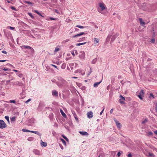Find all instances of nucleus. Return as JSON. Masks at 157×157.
<instances>
[{"mask_svg":"<svg viewBox=\"0 0 157 157\" xmlns=\"http://www.w3.org/2000/svg\"><path fill=\"white\" fill-rule=\"evenodd\" d=\"M7 127V125L4 121L2 120H0V128L3 129Z\"/></svg>","mask_w":157,"mask_h":157,"instance_id":"1","label":"nucleus"},{"mask_svg":"<svg viewBox=\"0 0 157 157\" xmlns=\"http://www.w3.org/2000/svg\"><path fill=\"white\" fill-rule=\"evenodd\" d=\"M21 48H24L25 49H30L31 50V52L32 53H33L34 52V50L33 49L29 46L23 45L21 46Z\"/></svg>","mask_w":157,"mask_h":157,"instance_id":"2","label":"nucleus"},{"mask_svg":"<svg viewBox=\"0 0 157 157\" xmlns=\"http://www.w3.org/2000/svg\"><path fill=\"white\" fill-rule=\"evenodd\" d=\"M144 90H141L138 95V97L140 99L142 100L143 99V97L144 96Z\"/></svg>","mask_w":157,"mask_h":157,"instance_id":"3","label":"nucleus"},{"mask_svg":"<svg viewBox=\"0 0 157 157\" xmlns=\"http://www.w3.org/2000/svg\"><path fill=\"white\" fill-rule=\"evenodd\" d=\"M57 78L58 80L60 82H61V84H59L60 86H61V85H62L63 84H65L66 81L62 78L60 77H58Z\"/></svg>","mask_w":157,"mask_h":157,"instance_id":"4","label":"nucleus"},{"mask_svg":"<svg viewBox=\"0 0 157 157\" xmlns=\"http://www.w3.org/2000/svg\"><path fill=\"white\" fill-rule=\"evenodd\" d=\"M13 85H17L19 86H22L23 85V84L21 82L17 81L13 83Z\"/></svg>","mask_w":157,"mask_h":157,"instance_id":"5","label":"nucleus"},{"mask_svg":"<svg viewBox=\"0 0 157 157\" xmlns=\"http://www.w3.org/2000/svg\"><path fill=\"white\" fill-rule=\"evenodd\" d=\"M45 106V104L43 102L40 101V102L38 106V108L40 109H41Z\"/></svg>","mask_w":157,"mask_h":157,"instance_id":"6","label":"nucleus"},{"mask_svg":"<svg viewBox=\"0 0 157 157\" xmlns=\"http://www.w3.org/2000/svg\"><path fill=\"white\" fill-rule=\"evenodd\" d=\"M68 65H69V66L71 68V70H73L74 67L75 68L76 66L77 65V64L75 63V66L74 63H72L68 64Z\"/></svg>","mask_w":157,"mask_h":157,"instance_id":"7","label":"nucleus"},{"mask_svg":"<svg viewBox=\"0 0 157 157\" xmlns=\"http://www.w3.org/2000/svg\"><path fill=\"white\" fill-rule=\"evenodd\" d=\"M138 20L139 21L141 25L144 26V25L146 24L145 22L143 20V19L141 18H139Z\"/></svg>","mask_w":157,"mask_h":157,"instance_id":"8","label":"nucleus"},{"mask_svg":"<svg viewBox=\"0 0 157 157\" xmlns=\"http://www.w3.org/2000/svg\"><path fill=\"white\" fill-rule=\"evenodd\" d=\"M35 12L37 13L38 15H39V16H41V17H44V16H45V14L43 13H41L40 12L38 11V10H34Z\"/></svg>","mask_w":157,"mask_h":157,"instance_id":"9","label":"nucleus"},{"mask_svg":"<svg viewBox=\"0 0 157 157\" xmlns=\"http://www.w3.org/2000/svg\"><path fill=\"white\" fill-rule=\"evenodd\" d=\"M120 97L121 98L119 100V102L121 104H125V103L124 101H121V100H125V98L124 97L122 96L121 95L120 96Z\"/></svg>","mask_w":157,"mask_h":157,"instance_id":"10","label":"nucleus"},{"mask_svg":"<svg viewBox=\"0 0 157 157\" xmlns=\"http://www.w3.org/2000/svg\"><path fill=\"white\" fill-rule=\"evenodd\" d=\"M114 121L116 123V125L117 127L120 128L121 127V124L119 122L116 120L114 119Z\"/></svg>","mask_w":157,"mask_h":157,"instance_id":"11","label":"nucleus"},{"mask_svg":"<svg viewBox=\"0 0 157 157\" xmlns=\"http://www.w3.org/2000/svg\"><path fill=\"white\" fill-rule=\"evenodd\" d=\"M93 112L92 111H90L88 112L87 113V116L88 118H91L93 117Z\"/></svg>","mask_w":157,"mask_h":157,"instance_id":"12","label":"nucleus"},{"mask_svg":"<svg viewBox=\"0 0 157 157\" xmlns=\"http://www.w3.org/2000/svg\"><path fill=\"white\" fill-rule=\"evenodd\" d=\"M119 36V34L118 33H116L115 35H113L111 39V42H113L115 39Z\"/></svg>","mask_w":157,"mask_h":157,"instance_id":"13","label":"nucleus"},{"mask_svg":"<svg viewBox=\"0 0 157 157\" xmlns=\"http://www.w3.org/2000/svg\"><path fill=\"white\" fill-rule=\"evenodd\" d=\"M71 111L74 117H75L76 121H78V120L77 117V116L74 110H72Z\"/></svg>","mask_w":157,"mask_h":157,"instance_id":"14","label":"nucleus"},{"mask_svg":"<svg viewBox=\"0 0 157 157\" xmlns=\"http://www.w3.org/2000/svg\"><path fill=\"white\" fill-rule=\"evenodd\" d=\"M52 95L53 96H58V92L57 91H56L55 90H53L52 91Z\"/></svg>","mask_w":157,"mask_h":157,"instance_id":"15","label":"nucleus"},{"mask_svg":"<svg viewBox=\"0 0 157 157\" xmlns=\"http://www.w3.org/2000/svg\"><path fill=\"white\" fill-rule=\"evenodd\" d=\"M100 13L104 14L107 15L108 13L107 10H98Z\"/></svg>","mask_w":157,"mask_h":157,"instance_id":"16","label":"nucleus"},{"mask_svg":"<svg viewBox=\"0 0 157 157\" xmlns=\"http://www.w3.org/2000/svg\"><path fill=\"white\" fill-rule=\"evenodd\" d=\"M79 133L81 135H83V136H87L89 134L88 133L86 132L80 131V132H79Z\"/></svg>","mask_w":157,"mask_h":157,"instance_id":"17","label":"nucleus"},{"mask_svg":"<svg viewBox=\"0 0 157 157\" xmlns=\"http://www.w3.org/2000/svg\"><path fill=\"white\" fill-rule=\"evenodd\" d=\"M81 54L79 55V57L80 58L83 59L85 57V53L84 52H81Z\"/></svg>","mask_w":157,"mask_h":157,"instance_id":"18","label":"nucleus"},{"mask_svg":"<svg viewBox=\"0 0 157 157\" xmlns=\"http://www.w3.org/2000/svg\"><path fill=\"white\" fill-rule=\"evenodd\" d=\"M34 153L36 155H39L40 154V151L37 149H34L33 150Z\"/></svg>","mask_w":157,"mask_h":157,"instance_id":"19","label":"nucleus"},{"mask_svg":"<svg viewBox=\"0 0 157 157\" xmlns=\"http://www.w3.org/2000/svg\"><path fill=\"white\" fill-rule=\"evenodd\" d=\"M101 82V81L99 82L95 83L94 84V87H97L98 86V85Z\"/></svg>","mask_w":157,"mask_h":157,"instance_id":"20","label":"nucleus"},{"mask_svg":"<svg viewBox=\"0 0 157 157\" xmlns=\"http://www.w3.org/2000/svg\"><path fill=\"white\" fill-rule=\"evenodd\" d=\"M60 112L62 115L63 116V117L65 118L67 117L66 114H65V113L64 112L62 109H60Z\"/></svg>","mask_w":157,"mask_h":157,"instance_id":"21","label":"nucleus"},{"mask_svg":"<svg viewBox=\"0 0 157 157\" xmlns=\"http://www.w3.org/2000/svg\"><path fill=\"white\" fill-rule=\"evenodd\" d=\"M99 6L101 9V10H104L105 9V7L104 6V4L102 3L99 4Z\"/></svg>","mask_w":157,"mask_h":157,"instance_id":"22","label":"nucleus"},{"mask_svg":"<svg viewBox=\"0 0 157 157\" xmlns=\"http://www.w3.org/2000/svg\"><path fill=\"white\" fill-rule=\"evenodd\" d=\"M51 81L53 82H55V83H56V84L59 86H60V85L59 84V83L58 82H56V80L55 79H52L51 80Z\"/></svg>","mask_w":157,"mask_h":157,"instance_id":"23","label":"nucleus"},{"mask_svg":"<svg viewBox=\"0 0 157 157\" xmlns=\"http://www.w3.org/2000/svg\"><path fill=\"white\" fill-rule=\"evenodd\" d=\"M57 18L52 17H50L49 18H48L46 19L47 20L49 21L50 20H56L57 19Z\"/></svg>","mask_w":157,"mask_h":157,"instance_id":"24","label":"nucleus"},{"mask_svg":"<svg viewBox=\"0 0 157 157\" xmlns=\"http://www.w3.org/2000/svg\"><path fill=\"white\" fill-rule=\"evenodd\" d=\"M94 44H96L98 43L99 40L98 39L94 38Z\"/></svg>","mask_w":157,"mask_h":157,"instance_id":"25","label":"nucleus"},{"mask_svg":"<svg viewBox=\"0 0 157 157\" xmlns=\"http://www.w3.org/2000/svg\"><path fill=\"white\" fill-rule=\"evenodd\" d=\"M30 132H31L33 133H35V134H37V135H40V134L38 131H31Z\"/></svg>","mask_w":157,"mask_h":157,"instance_id":"26","label":"nucleus"},{"mask_svg":"<svg viewBox=\"0 0 157 157\" xmlns=\"http://www.w3.org/2000/svg\"><path fill=\"white\" fill-rule=\"evenodd\" d=\"M41 141H42V142L41 143V145L44 147H46L47 146V143L43 142L42 140H41Z\"/></svg>","mask_w":157,"mask_h":157,"instance_id":"27","label":"nucleus"},{"mask_svg":"<svg viewBox=\"0 0 157 157\" xmlns=\"http://www.w3.org/2000/svg\"><path fill=\"white\" fill-rule=\"evenodd\" d=\"M147 136H152L153 135V133L151 132H147Z\"/></svg>","mask_w":157,"mask_h":157,"instance_id":"28","label":"nucleus"},{"mask_svg":"<svg viewBox=\"0 0 157 157\" xmlns=\"http://www.w3.org/2000/svg\"><path fill=\"white\" fill-rule=\"evenodd\" d=\"M66 64L65 63H63L61 66V67L63 69H65L66 67Z\"/></svg>","mask_w":157,"mask_h":157,"instance_id":"29","label":"nucleus"},{"mask_svg":"<svg viewBox=\"0 0 157 157\" xmlns=\"http://www.w3.org/2000/svg\"><path fill=\"white\" fill-rule=\"evenodd\" d=\"M86 43V42L82 43H79L76 44V46H80Z\"/></svg>","mask_w":157,"mask_h":157,"instance_id":"30","label":"nucleus"},{"mask_svg":"<svg viewBox=\"0 0 157 157\" xmlns=\"http://www.w3.org/2000/svg\"><path fill=\"white\" fill-rule=\"evenodd\" d=\"M76 27H78L80 29H83L86 27H84L79 25H77L76 26Z\"/></svg>","mask_w":157,"mask_h":157,"instance_id":"31","label":"nucleus"},{"mask_svg":"<svg viewBox=\"0 0 157 157\" xmlns=\"http://www.w3.org/2000/svg\"><path fill=\"white\" fill-rule=\"evenodd\" d=\"M148 156H150L151 157H154L155 156L152 153H151L150 152H149L148 153Z\"/></svg>","mask_w":157,"mask_h":157,"instance_id":"32","label":"nucleus"},{"mask_svg":"<svg viewBox=\"0 0 157 157\" xmlns=\"http://www.w3.org/2000/svg\"><path fill=\"white\" fill-rule=\"evenodd\" d=\"M15 117H12V118H10L11 122H14L15 121Z\"/></svg>","mask_w":157,"mask_h":157,"instance_id":"33","label":"nucleus"},{"mask_svg":"<svg viewBox=\"0 0 157 157\" xmlns=\"http://www.w3.org/2000/svg\"><path fill=\"white\" fill-rule=\"evenodd\" d=\"M7 28H9L10 29L14 30H15V28L13 27L8 26Z\"/></svg>","mask_w":157,"mask_h":157,"instance_id":"34","label":"nucleus"},{"mask_svg":"<svg viewBox=\"0 0 157 157\" xmlns=\"http://www.w3.org/2000/svg\"><path fill=\"white\" fill-rule=\"evenodd\" d=\"M55 12L58 14H60L61 13L62 14L61 10H55Z\"/></svg>","mask_w":157,"mask_h":157,"instance_id":"35","label":"nucleus"},{"mask_svg":"<svg viewBox=\"0 0 157 157\" xmlns=\"http://www.w3.org/2000/svg\"><path fill=\"white\" fill-rule=\"evenodd\" d=\"M28 14L31 17V18L32 19H33L34 18V16H33L32 15V14L30 13H28Z\"/></svg>","mask_w":157,"mask_h":157,"instance_id":"36","label":"nucleus"},{"mask_svg":"<svg viewBox=\"0 0 157 157\" xmlns=\"http://www.w3.org/2000/svg\"><path fill=\"white\" fill-rule=\"evenodd\" d=\"M148 121V119H145L143 121H142V124H144L146 123Z\"/></svg>","mask_w":157,"mask_h":157,"instance_id":"37","label":"nucleus"},{"mask_svg":"<svg viewBox=\"0 0 157 157\" xmlns=\"http://www.w3.org/2000/svg\"><path fill=\"white\" fill-rule=\"evenodd\" d=\"M97 60V58H95L93 60H92V63L93 64H94L96 62Z\"/></svg>","mask_w":157,"mask_h":157,"instance_id":"38","label":"nucleus"},{"mask_svg":"<svg viewBox=\"0 0 157 157\" xmlns=\"http://www.w3.org/2000/svg\"><path fill=\"white\" fill-rule=\"evenodd\" d=\"M5 118L7 120L9 123H10L9 117L8 116H5Z\"/></svg>","mask_w":157,"mask_h":157,"instance_id":"39","label":"nucleus"},{"mask_svg":"<svg viewBox=\"0 0 157 157\" xmlns=\"http://www.w3.org/2000/svg\"><path fill=\"white\" fill-rule=\"evenodd\" d=\"M22 131H23V132H30V131H30V130H27L26 129H22Z\"/></svg>","mask_w":157,"mask_h":157,"instance_id":"40","label":"nucleus"},{"mask_svg":"<svg viewBox=\"0 0 157 157\" xmlns=\"http://www.w3.org/2000/svg\"><path fill=\"white\" fill-rule=\"evenodd\" d=\"M81 36V35H80V33H79V34H78L76 35H75L74 36H73V38H75V37H77L79 36Z\"/></svg>","mask_w":157,"mask_h":157,"instance_id":"41","label":"nucleus"},{"mask_svg":"<svg viewBox=\"0 0 157 157\" xmlns=\"http://www.w3.org/2000/svg\"><path fill=\"white\" fill-rule=\"evenodd\" d=\"M9 102L10 103H13L14 104H16V101L14 100H10L9 101Z\"/></svg>","mask_w":157,"mask_h":157,"instance_id":"42","label":"nucleus"},{"mask_svg":"<svg viewBox=\"0 0 157 157\" xmlns=\"http://www.w3.org/2000/svg\"><path fill=\"white\" fill-rule=\"evenodd\" d=\"M25 2L27 3L29 5H30V6H32V3L30 2H29V1H26Z\"/></svg>","mask_w":157,"mask_h":157,"instance_id":"43","label":"nucleus"},{"mask_svg":"<svg viewBox=\"0 0 157 157\" xmlns=\"http://www.w3.org/2000/svg\"><path fill=\"white\" fill-rule=\"evenodd\" d=\"M61 140L62 141V143L64 144L65 145H66V142L64 139H63L61 138Z\"/></svg>","mask_w":157,"mask_h":157,"instance_id":"44","label":"nucleus"},{"mask_svg":"<svg viewBox=\"0 0 157 157\" xmlns=\"http://www.w3.org/2000/svg\"><path fill=\"white\" fill-rule=\"evenodd\" d=\"M33 140V138L32 137H29L28 139V140L29 141H31Z\"/></svg>","mask_w":157,"mask_h":157,"instance_id":"45","label":"nucleus"},{"mask_svg":"<svg viewBox=\"0 0 157 157\" xmlns=\"http://www.w3.org/2000/svg\"><path fill=\"white\" fill-rule=\"evenodd\" d=\"M12 79H11L10 80H8L6 81V85H8L9 84V83L10 82V81H11Z\"/></svg>","mask_w":157,"mask_h":157,"instance_id":"46","label":"nucleus"},{"mask_svg":"<svg viewBox=\"0 0 157 157\" xmlns=\"http://www.w3.org/2000/svg\"><path fill=\"white\" fill-rule=\"evenodd\" d=\"M59 50V49L58 48H56L54 50V52H56L58 51Z\"/></svg>","mask_w":157,"mask_h":157,"instance_id":"47","label":"nucleus"},{"mask_svg":"<svg viewBox=\"0 0 157 157\" xmlns=\"http://www.w3.org/2000/svg\"><path fill=\"white\" fill-rule=\"evenodd\" d=\"M155 111L156 112H157V102H155Z\"/></svg>","mask_w":157,"mask_h":157,"instance_id":"48","label":"nucleus"},{"mask_svg":"<svg viewBox=\"0 0 157 157\" xmlns=\"http://www.w3.org/2000/svg\"><path fill=\"white\" fill-rule=\"evenodd\" d=\"M2 70L5 71H10V69H9V68H4Z\"/></svg>","mask_w":157,"mask_h":157,"instance_id":"49","label":"nucleus"},{"mask_svg":"<svg viewBox=\"0 0 157 157\" xmlns=\"http://www.w3.org/2000/svg\"><path fill=\"white\" fill-rule=\"evenodd\" d=\"M85 38V37H83L82 38H80L79 39V40L78 41H83L84 39Z\"/></svg>","mask_w":157,"mask_h":157,"instance_id":"50","label":"nucleus"},{"mask_svg":"<svg viewBox=\"0 0 157 157\" xmlns=\"http://www.w3.org/2000/svg\"><path fill=\"white\" fill-rule=\"evenodd\" d=\"M155 39L154 38H153L151 39L150 41L152 43H155Z\"/></svg>","mask_w":157,"mask_h":157,"instance_id":"51","label":"nucleus"},{"mask_svg":"<svg viewBox=\"0 0 157 157\" xmlns=\"http://www.w3.org/2000/svg\"><path fill=\"white\" fill-rule=\"evenodd\" d=\"M152 97L153 98H154V96L153 94L152 93H150V94L149 98Z\"/></svg>","mask_w":157,"mask_h":157,"instance_id":"52","label":"nucleus"},{"mask_svg":"<svg viewBox=\"0 0 157 157\" xmlns=\"http://www.w3.org/2000/svg\"><path fill=\"white\" fill-rule=\"evenodd\" d=\"M71 53L73 56H75V51L74 50Z\"/></svg>","mask_w":157,"mask_h":157,"instance_id":"53","label":"nucleus"},{"mask_svg":"<svg viewBox=\"0 0 157 157\" xmlns=\"http://www.w3.org/2000/svg\"><path fill=\"white\" fill-rule=\"evenodd\" d=\"M127 156L128 157H132V155L131 153H130Z\"/></svg>","mask_w":157,"mask_h":157,"instance_id":"54","label":"nucleus"},{"mask_svg":"<svg viewBox=\"0 0 157 157\" xmlns=\"http://www.w3.org/2000/svg\"><path fill=\"white\" fill-rule=\"evenodd\" d=\"M59 145L60 147V148H61V149H62L63 150V147L62 144H59Z\"/></svg>","mask_w":157,"mask_h":157,"instance_id":"55","label":"nucleus"},{"mask_svg":"<svg viewBox=\"0 0 157 157\" xmlns=\"http://www.w3.org/2000/svg\"><path fill=\"white\" fill-rule=\"evenodd\" d=\"M110 36L109 35L107 38V40H110Z\"/></svg>","mask_w":157,"mask_h":157,"instance_id":"56","label":"nucleus"},{"mask_svg":"<svg viewBox=\"0 0 157 157\" xmlns=\"http://www.w3.org/2000/svg\"><path fill=\"white\" fill-rule=\"evenodd\" d=\"M69 41V39H67V40H65L63 41V42L64 43H66V42H67Z\"/></svg>","mask_w":157,"mask_h":157,"instance_id":"57","label":"nucleus"},{"mask_svg":"<svg viewBox=\"0 0 157 157\" xmlns=\"http://www.w3.org/2000/svg\"><path fill=\"white\" fill-rule=\"evenodd\" d=\"M18 76L20 77H21L22 76V74H19L18 75Z\"/></svg>","mask_w":157,"mask_h":157,"instance_id":"58","label":"nucleus"},{"mask_svg":"<svg viewBox=\"0 0 157 157\" xmlns=\"http://www.w3.org/2000/svg\"><path fill=\"white\" fill-rule=\"evenodd\" d=\"M2 53H4V54H6L7 53V52H6L5 51H4V50H3L2 51Z\"/></svg>","mask_w":157,"mask_h":157,"instance_id":"59","label":"nucleus"},{"mask_svg":"<svg viewBox=\"0 0 157 157\" xmlns=\"http://www.w3.org/2000/svg\"><path fill=\"white\" fill-rule=\"evenodd\" d=\"M51 65L52 66H53V67H55V68H57V69H58L57 66H56L55 65H54V64H51Z\"/></svg>","mask_w":157,"mask_h":157,"instance_id":"60","label":"nucleus"},{"mask_svg":"<svg viewBox=\"0 0 157 157\" xmlns=\"http://www.w3.org/2000/svg\"><path fill=\"white\" fill-rule=\"evenodd\" d=\"M62 137L64 138L65 139L66 138H67V137L66 136L64 135H62Z\"/></svg>","mask_w":157,"mask_h":157,"instance_id":"61","label":"nucleus"},{"mask_svg":"<svg viewBox=\"0 0 157 157\" xmlns=\"http://www.w3.org/2000/svg\"><path fill=\"white\" fill-rule=\"evenodd\" d=\"M80 33L81 36H82V35H83L85 34V33L84 32H81V33Z\"/></svg>","mask_w":157,"mask_h":157,"instance_id":"62","label":"nucleus"},{"mask_svg":"<svg viewBox=\"0 0 157 157\" xmlns=\"http://www.w3.org/2000/svg\"><path fill=\"white\" fill-rule=\"evenodd\" d=\"M121 154V153H120V152H119L117 153V155H118V157H119V156H120Z\"/></svg>","mask_w":157,"mask_h":157,"instance_id":"63","label":"nucleus"},{"mask_svg":"<svg viewBox=\"0 0 157 157\" xmlns=\"http://www.w3.org/2000/svg\"><path fill=\"white\" fill-rule=\"evenodd\" d=\"M31 100V99H29L25 101V103H27Z\"/></svg>","mask_w":157,"mask_h":157,"instance_id":"64","label":"nucleus"}]
</instances>
